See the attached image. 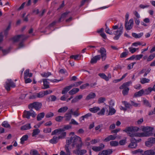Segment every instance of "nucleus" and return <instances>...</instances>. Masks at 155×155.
<instances>
[{
    "instance_id": "f257e3e1",
    "label": "nucleus",
    "mask_w": 155,
    "mask_h": 155,
    "mask_svg": "<svg viewBox=\"0 0 155 155\" xmlns=\"http://www.w3.org/2000/svg\"><path fill=\"white\" fill-rule=\"evenodd\" d=\"M139 129L137 127H128L124 131L126 132L130 137L137 136L139 137H149L153 135V128L152 127H144L142 130L143 133L135 134V132L138 131Z\"/></svg>"
},
{
    "instance_id": "f03ea898",
    "label": "nucleus",
    "mask_w": 155,
    "mask_h": 155,
    "mask_svg": "<svg viewBox=\"0 0 155 155\" xmlns=\"http://www.w3.org/2000/svg\"><path fill=\"white\" fill-rule=\"evenodd\" d=\"M66 143L71 144L73 147L76 146L77 148H81L83 145L81 138L76 135L68 138L66 140Z\"/></svg>"
},
{
    "instance_id": "7ed1b4c3",
    "label": "nucleus",
    "mask_w": 155,
    "mask_h": 155,
    "mask_svg": "<svg viewBox=\"0 0 155 155\" xmlns=\"http://www.w3.org/2000/svg\"><path fill=\"white\" fill-rule=\"evenodd\" d=\"M71 128V127H64L62 129H59L55 130L51 133L52 135H54L57 134H60L58 137V139H62L64 138L66 136V132L64 131L66 130H69Z\"/></svg>"
},
{
    "instance_id": "20e7f679",
    "label": "nucleus",
    "mask_w": 155,
    "mask_h": 155,
    "mask_svg": "<svg viewBox=\"0 0 155 155\" xmlns=\"http://www.w3.org/2000/svg\"><path fill=\"white\" fill-rule=\"evenodd\" d=\"M28 36L24 35H18L12 38V39L14 42L21 41L19 44L18 48H20L24 47L23 42L28 38Z\"/></svg>"
},
{
    "instance_id": "39448f33",
    "label": "nucleus",
    "mask_w": 155,
    "mask_h": 155,
    "mask_svg": "<svg viewBox=\"0 0 155 155\" xmlns=\"http://www.w3.org/2000/svg\"><path fill=\"white\" fill-rule=\"evenodd\" d=\"M132 84L131 81H128L124 83L119 87V88L120 89H123L122 91V94L124 96L127 95L128 94L129 88L128 87Z\"/></svg>"
},
{
    "instance_id": "423d86ee",
    "label": "nucleus",
    "mask_w": 155,
    "mask_h": 155,
    "mask_svg": "<svg viewBox=\"0 0 155 155\" xmlns=\"http://www.w3.org/2000/svg\"><path fill=\"white\" fill-rule=\"evenodd\" d=\"M119 30H117L113 31V34L115 35L113 39L115 40H118L123 33V23H120V27L119 28Z\"/></svg>"
},
{
    "instance_id": "0eeeda50",
    "label": "nucleus",
    "mask_w": 155,
    "mask_h": 155,
    "mask_svg": "<svg viewBox=\"0 0 155 155\" xmlns=\"http://www.w3.org/2000/svg\"><path fill=\"white\" fill-rule=\"evenodd\" d=\"M15 86V83L11 79L7 80L5 85V87L7 91H10L11 88H14Z\"/></svg>"
},
{
    "instance_id": "6e6552de",
    "label": "nucleus",
    "mask_w": 155,
    "mask_h": 155,
    "mask_svg": "<svg viewBox=\"0 0 155 155\" xmlns=\"http://www.w3.org/2000/svg\"><path fill=\"white\" fill-rule=\"evenodd\" d=\"M36 116L35 113L31 110L29 111L25 110L24 112L23 116L24 117L29 119L30 118V116H31L33 117H35Z\"/></svg>"
},
{
    "instance_id": "1a4fd4ad",
    "label": "nucleus",
    "mask_w": 155,
    "mask_h": 155,
    "mask_svg": "<svg viewBox=\"0 0 155 155\" xmlns=\"http://www.w3.org/2000/svg\"><path fill=\"white\" fill-rule=\"evenodd\" d=\"M41 106L42 104L41 103L35 102L29 104L28 108L30 109L34 108L35 110H38L41 108Z\"/></svg>"
},
{
    "instance_id": "9d476101",
    "label": "nucleus",
    "mask_w": 155,
    "mask_h": 155,
    "mask_svg": "<svg viewBox=\"0 0 155 155\" xmlns=\"http://www.w3.org/2000/svg\"><path fill=\"white\" fill-rule=\"evenodd\" d=\"M141 141V139H140L136 140L134 138H132L131 140V143L128 146L129 147L134 148H135L137 146V143Z\"/></svg>"
},
{
    "instance_id": "9b49d317",
    "label": "nucleus",
    "mask_w": 155,
    "mask_h": 155,
    "mask_svg": "<svg viewBox=\"0 0 155 155\" xmlns=\"http://www.w3.org/2000/svg\"><path fill=\"white\" fill-rule=\"evenodd\" d=\"M134 24V20L132 18L130 19L128 22H125L124 26L126 30H130L133 27Z\"/></svg>"
},
{
    "instance_id": "f8f14e48",
    "label": "nucleus",
    "mask_w": 155,
    "mask_h": 155,
    "mask_svg": "<svg viewBox=\"0 0 155 155\" xmlns=\"http://www.w3.org/2000/svg\"><path fill=\"white\" fill-rule=\"evenodd\" d=\"M99 52L101 53V58L103 61H105L107 58V53L106 50L103 47L100 48Z\"/></svg>"
},
{
    "instance_id": "ddd939ff",
    "label": "nucleus",
    "mask_w": 155,
    "mask_h": 155,
    "mask_svg": "<svg viewBox=\"0 0 155 155\" xmlns=\"http://www.w3.org/2000/svg\"><path fill=\"white\" fill-rule=\"evenodd\" d=\"M155 143V138L150 137L148 139V140L145 142L146 146L150 147Z\"/></svg>"
},
{
    "instance_id": "4468645a",
    "label": "nucleus",
    "mask_w": 155,
    "mask_h": 155,
    "mask_svg": "<svg viewBox=\"0 0 155 155\" xmlns=\"http://www.w3.org/2000/svg\"><path fill=\"white\" fill-rule=\"evenodd\" d=\"M105 147V145L101 143L100 144L99 146H93L92 147V149L96 152H99L103 150Z\"/></svg>"
},
{
    "instance_id": "2eb2a0df",
    "label": "nucleus",
    "mask_w": 155,
    "mask_h": 155,
    "mask_svg": "<svg viewBox=\"0 0 155 155\" xmlns=\"http://www.w3.org/2000/svg\"><path fill=\"white\" fill-rule=\"evenodd\" d=\"M113 152L112 150L111 149L104 150L100 152L98 155H110Z\"/></svg>"
},
{
    "instance_id": "dca6fc26",
    "label": "nucleus",
    "mask_w": 155,
    "mask_h": 155,
    "mask_svg": "<svg viewBox=\"0 0 155 155\" xmlns=\"http://www.w3.org/2000/svg\"><path fill=\"white\" fill-rule=\"evenodd\" d=\"M81 148H77L76 150L74 151V153L77 155H83L86 153L87 151L85 149H81Z\"/></svg>"
},
{
    "instance_id": "f3484780",
    "label": "nucleus",
    "mask_w": 155,
    "mask_h": 155,
    "mask_svg": "<svg viewBox=\"0 0 155 155\" xmlns=\"http://www.w3.org/2000/svg\"><path fill=\"white\" fill-rule=\"evenodd\" d=\"M100 59L101 56L100 55H96L91 58L90 62L91 64L96 63L97 61L99 60Z\"/></svg>"
},
{
    "instance_id": "a211bd4d",
    "label": "nucleus",
    "mask_w": 155,
    "mask_h": 155,
    "mask_svg": "<svg viewBox=\"0 0 155 155\" xmlns=\"http://www.w3.org/2000/svg\"><path fill=\"white\" fill-rule=\"evenodd\" d=\"M45 94L43 91H40L38 93H36L33 96V98H42L44 97Z\"/></svg>"
},
{
    "instance_id": "6ab92c4d",
    "label": "nucleus",
    "mask_w": 155,
    "mask_h": 155,
    "mask_svg": "<svg viewBox=\"0 0 155 155\" xmlns=\"http://www.w3.org/2000/svg\"><path fill=\"white\" fill-rule=\"evenodd\" d=\"M48 79H43L42 81L43 83V86L44 87L43 89H47L50 87V86L49 85V83L47 81Z\"/></svg>"
},
{
    "instance_id": "aec40b11",
    "label": "nucleus",
    "mask_w": 155,
    "mask_h": 155,
    "mask_svg": "<svg viewBox=\"0 0 155 155\" xmlns=\"http://www.w3.org/2000/svg\"><path fill=\"white\" fill-rule=\"evenodd\" d=\"M144 153L146 155H155V152L153 150L150 149L144 151Z\"/></svg>"
},
{
    "instance_id": "412c9836",
    "label": "nucleus",
    "mask_w": 155,
    "mask_h": 155,
    "mask_svg": "<svg viewBox=\"0 0 155 155\" xmlns=\"http://www.w3.org/2000/svg\"><path fill=\"white\" fill-rule=\"evenodd\" d=\"M82 97L83 96L81 95L77 96L71 100V103H76L79 100L81 99Z\"/></svg>"
},
{
    "instance_id": "4be33fe9",
    "label": "nucleus",
    "mask_w": 155,
    "mask_h": 155,
    "mask_svg": "<svg viewBox=\"0 0 155 155\" xmlns=\"http://www.w3.org/2000/svg\"><path fill=\"white\" fill-rule=\"evenodd\" d=\"M69 13V12H66L63 13L61 15V17L59 18V19L58 20V22H60L61 21H63L64 19V18L67 16Z\"/></svg>"
},
{
    "instance_id": "5701e85b",
    "label": "nucleus",
    "mask_w": 155,
    "mask_h": 155,
    "mask_svg": "<svg viewBox=\"0 0 155 155\" xmlns=\"http://www.w3.org/2000/svg\"><path fill=\"white\" fill-rule=\"evenodd\" d=\"M72 86H71V85L65 87L63 90L62 91V94H64L67 93L72 87Z\"/></svg>"
},
{
    "instance_id": "b1692460",
    "label": "nucleus",
    "mask_w": 155,
    "mask_h": 155,
    "mask_svg": "<svg viewBox=\"0 0 155 155\" xmlns=\"http://www.w3.org/2000/svg\"><path fill=\"white\" fill-rule=\"evenodd\" d=\"M96 97V94L94 93L91 92L87 95L86 98V100H89L91 99H93Z\"/></svg>"
},
{
    "instance_id": "393cba45",
    "label": "nucleus",
    "mask_w": 155,
    "mask_h": 155,
    "mask_svg": "<svg viewBox=\"0 0 155 155\" xmlns=\"http://www.w3.org/2000/svg\"><path fill=\"white\" fill-rule=\"evenodd\" d=\"M40 132V130L36 128L33 130L32 133V136L33 137H35L36 135H38Z\"/></svg>"
},
{
    "instance_id": "a878e982",
    "label": "nucleus",
    "mask_w": 155,
    "mask_h": 155,
    "mask_svg": "<svg viewBox=\"0 0 155 155\" xmlns=\"http://www.w3.org/2000/svg\"><path fill=\"white\" fill-rule=\"evenodd\" d=\"M144 93V91L143 89L140 90L139 91L136 92L134 96L135 97H137L141 96Z\"/></svg>"
},
{
    "instance_id": "bb28decb",
    "label": "nucleus",
    "mask_w": 155,
    "mask_h": 155,
    "mask_svg": "<svg viewBox=\"0 0 155 155\" xmlns=\"http://www.w3.org/2000/svg\"><path fill=\"white\" fill-rule=\"evenodd\" d=\"M28 137V136L27 135H23L20 139V143L21 144H24V141L27 140Z\"/></svg>"
},
{
    "instance_id": "cd10ccee",
    "label": "nucleus",
    "mask_w": 155,
    "mask_h": 155,
    "mask_svg": "<svg viewBox=\"0 0 155 155\" xmlns=\"http://www.w3.org/2000/svg\"><path fill=\"white\" fill-rule=\"evenodd\" d=\"M79 89L78 88H74L69 92V94L71 95L75 94L78 92Z\"/></svg>"
},
{
    "instance_id": "c85d7f7f",
    "label": "nucleus",
    "mask_w": 155,
    "mask_h": 155,
    "mask_svg": "<svg viewBox=\"0 0 155 155\" xmlns=\"http://www.w3.org/2000/svg\"><path fill=\"white\" fill-rule=\"evenodd\" d=\"M143 35V32H141L139 34H137L135 33H132V36L135 38H140L142 37Z\"/></svg>"
},
{
    "instance_id": "c756f323",
    "label": "nucleus",
    "mask_w": 155,
    "mask_h": 155,
    "mask_svg": "<svg viewBox=\"0 0 155 155\" xmlns=\"http://www.w3.org/2000/svg\"><path fill=\"white\" fill-rule=\"evenodd\" d=\"M89 110L91 112L93 113H95L98 111L100 110V108L98 107H95L93 108H90Z\"/></svg>"
},
{
    "instance_id": "7c9ffc66",
    "label": "nucleus",
    "mask_w": 155,
    "mask_h": 155,
    "mask_svg": "<svg viewBox=\"0 0 155 155\" xmlns=\"http://www.w3.org/2000/svg\"><path fill=\"white\" fill-rule=\"evenodd\" d=\"M45 113L44 112H42L39 114L37 117V120L40 121L45 116Z\"/></svg>"
},
{
    "instance_id": "2f4dec72",
    "label": "nucleus",
    "mask_w": 155,
    "mask_h": 155,
    "mask_svg": "<svg viewBox=\"0 0 155 155\" xmlns=\"http://www.w3.org/2000/svg\"><path fill=\"white\" fill-rule=\"evenodd\" d=\"M68 109V107L67 106L62 107L58 109V112L59 113H64Z\"/></svg>"
},
{
    "instance_id": "473e14b6",
    "label": "nucleus",
    "mask_w": 155,
    "mask_h": 155,
    "mask_svg": "<svg viewBox=\"0 0 155 155\" xmlns=\"http://www.w3.org/2000/svg\"><path fill=\"white\" fill-rule=\"evenodd\" d=\"M116 112V110L114 108L110 107V106H109V113L108 115H113Z\"/></svg>"
},
{
    "instance_id": "72a5a7b5",
    "label": "nucleus",
    "mask_w": 155,
    "mask_h": 155,
    "mask_svg": "<svg viewBox=\"0 0 155 155\" xmlns=\"http://www.w3.org/2000/svg\"><path fill=\"white\" fill-rule=\"evenodd\" d=\"M98 75L101 78L104 79L106 81H107L108 78L107 76L104 73H100L98 74Z\"/></svg>"
},
{
    "instance_id": "f704fd0d",
    "label": "nucleus",
    "mask_w": 155,
    "mask_h": 155,
    "mask_svg": "<svg viewBox=\"0 0 155 155\" xmlns=\"http://www.w3.org/2000/svg\"><path fill=\"white\" fill-rule=\"evenodd\" d=\"M150 81V80L146 78H142L140 79V82L142 84H144L146 83H148Z\"/></svg>"
},
{
    "instance_id": "c9c22d12",
    "label": "nucleus",
    "mask_w": 155,
    "mask_h": 155,
    "mask_svg": "<svg viewBox=\"0 0 155 155\" xmlns=\"http://www.w3.org/2000/svg\"><path fill=\"white\" fill-rule=\"evenodd\" d=\"M57 99L56 97L54 95H51L47 98V100L48 101H55Z\"/></svg>"
},
{
    "instance_id": "e433bc0d",
    "label": "nucleus",
    "mask_w": 155,
    "mask_h": 155,
    "mask_svg": "<svg viewBox=\"0 0 155 155\" xmlns=\"http://www.w3.org/2000/svg\"><path fill=\"white\" fill-rule=\"evenodd\" d=\"M58 138V137H54L52 139L50 140V142L53 144L56 143H57V140L59 139Z\"/></svg>"
},
{
    "instance_id": "4c0bfd02",
    "label": "nucleus",
    "mask_w": 155,
    "mask_h": 155,
    "mask_svg": "<svg viewBox=\"0 0 155 155\" xmlns=\"http://www.w3.org/2000/svg\"><path fill=\"white\" fill-rule=\"evenodd\" d=\"M41 74L42 77L44 78H47L51 75V73L49 72H43Z\"/></svg>"
},
{
    "instance_id": "58836bf2",
    "label": "nucleus",
    "mask_w": 155,
    "mask_h": 155,
    "mask_svg": "<svg viewBox=\"0 0 155 155\" xmlns=\"http://www.w3.org/2000/svg\"><path fill=\"white\" fill-rule=\"evenodd\" d=\"M30 154L32 155H40L37 150L34 149L30 151Z\"/></svg>"
},
{
    "instance_id": "ea45409f",
    "label": "nucleus",
    "mask_w": 155,
    "mask_h": 155,
    "mask_svg": "<svg viewBox=\"0 0 155 155\" xmlns=\"http://www.w3.org/2000/svg\"><path fill=\"white\" fill-rule=\"evenodd\" d=\"M70 145L68 144H66L65 145V148L66 150V153L68 155H71V153L70 150L69 149V147Z\"/></svg>"
},
{
    "instance_id": "a19ab883",
    "label": "nucleus",
    "mask_w": 155,
    "mask_h": 155,
    "mask_svg": "<svg viewBox=\"0 0 155 155\" xmlns=\"http://www.w3.org/2000/svg\"><path fill=\"white\" fill-rule=\"evenodd\" d=\"M155 57V53L151 54L148 57L147 60V61H150L152 60Z\"/></svg>"
},
{
    "instance_id": "79ce46f5",
    "label": "nucleus",
    "mask_w": 155,
    "mask_h": 155,
    "mask_svg": "<svg viewBox=\"0 0 155 155\" xmlns=\"http://www.w3.org/2000/svg\"><path fill=\"white\" fill-rule=\"evenodd\" d=\"M65 120H69L71 117V114L69 113H66L65 115Z\"/></svg>"
},
{
    "instance_id": "37998d69",
    "label": "nucleus",
    "mask_w": 155,
    "mask_h": 155,
    "mask_svg": "<svg viewBox=\"0 0 155 155\" xmlns=\"http://www.w3.org/2000/svg\"><path fill=\"white\" fill-rule=\"evenodd\" d=\"M80 57L81 56L79 54L72 55L70 57L71 58L74 59V60H79Z\"/></svg>"
},
{
    "instance_id": "c03bdc74",
    "label": "nucleus",
    "mask_w": 155,
    "mask_h": 155,
    "mask_svg": "<svg viewBox=\"0 0 155 155\" xmlns=\"http://www.w3.org/2000/svg\"><path fill=\"white\" fill-rule=\"evenodd\" d=\"M110 144L111 147H115L118 145V143L117 141H111L110 142Z\"/></svg>"
},
{
    "instance_id": "a18cd8bd",
    "label": "nucleus",
    "mask_w": 155,
    "mask_h": 155,
    "mask_svg": "<svg viewBox=\"0 0 155 155\" xmlns=\"http://www.w3.org/2000/svg\"><path fill=\"white\" fill-rule=\"evenodd\" d=\"M127 51L126 52H124L121 53L120 55V58H124L126 57L127 55H128L129 52L127 51V50L125 49Z\"/></svg>"
},
{
    "instance_id": "49530a36",
    "label": "nucleus",
    "mask_w": 155,
    "mask_h": 155,
    "mask_svg": "<svg viewBox=\"0 0 155 155\" xmlns=\"http://www.w3.org/2000/svg\"><path fill=\"white\" fill-rule=\"evenodd\" d=\"M143 152V150L141 149H139L137 150H134L132 152V153L133 154H136L139 153H142Z\"/></svg>"
},
{
    "instance_id": "de8ad7c7",
    "label": "nucleus",
    "mask_w": 155,
    "mask_h": 155,
    "mask_svg": "<svg viewBox=\"0 0 155 155\" xmlns=\"http://www.w3.org/2000/svg\"><path fill=\"white\" fill-rule=\"evenodd\" d=\"M106 26V28H105V32H106L110 35H112L113 34V32H112L110 30L109 28L107 26L106 24L105 25Z\"/></svg>"
},
{
    "instance_id": "09e8293b",
    "label": "nucleus",
    "mask_w": 155,
    "mask_h": 155,
    "mask_svg": "<svg viewBox=\"0 0 155 155\" xmlns=\"http://www.w3.org/2000/svg\"><path fill=\"white\" fill-rule=\"evenodd\" d=\"M82 83V81H80L79 82H75V83L71 84V86H72V87H77L80 85Z\"/></svg>"
},
{
    "instance_id": "8fccbe9b",
    "label": "nucleus",
    "mask_w": 155,
    "mask_h": 155,
    "mask_svg": "<svg viewBox=\"0 0 155 155\" xmlns=\"http://www.w3.org/2000/svg\"><path fill=\"white\" fill-rule=\"evenodd\" d=\"M29 73V69H26L24 73V79L27 78L28 77V75Z\"/></svg>"
},
{
    "instance_id": "3c124183",
    "label": "nucleus",
    "mask_w": 155,
    "mask_h": 155,
    "mask_svg": "<svg viewBox=\"0 0 155 155\" xmlns=\"http://www.w3.org/2000/svg\"><path fill=\"white\" fill-rule=\"evenodd\" d=\"M152 88L151 87H148L147 89H146L144 91V93L145 94H150L152 91Z\"/></svg>"
},
{
    "instance_id": "603ef678",
    "label": "nucleus",
    "mask_w": 155,
    "mask_h": 155,
    "mask_svg": "<svg viewBox=\"0 0 155 155\" xmlns=\"http://www.w3.org/2000/svg\"><path fill=\"white\" fill-rule=\"evenodd\" d=\"M69 124H73L75 125H78V123L73 119L71 120Z\"/></svg>"
},
{
    "instance_id": "864d4df0",
    "label": "nucleus",
    "mask_w": 155,
    "mask_h": 155,
    "mask_svg": "<svg viewBox=\"0 0 155 155\" xmlns=\"http://www.w3.org/2000/svg\"><path fill=\"white\" fill-rule=\"evenodd\" d=\"M100 141V140L99 139H94L91 140L90 142L91 144H95L99 142Z\"/></svg>"
},
{
    "instance_id": "5fc2aeb1",
    "label": "nucleus",
    "mask_w": 155,
    "mask_h": 155,
    "mask_svg": "<svg viewBox=\"0 0 155 155\" xmlns=\"http://www.w3.org/2000/svg\"><path fill=\"white\" fill-rule=\"evenodd\" d=\"M105 111V109L103 107L100 111L98 113V114L100 115H104V114Z\"/></svg>"
},
{
    "instance_id": "6e6d98bb",
    "label": "nucleus",
    "mask_w": 155,
    "mask_h": 155,
    "mask_svg": "<svg viewBox=\"0 0 155 155\" xmlns=\"http://www.w3.org/2000/svg\"><path fill=\"white\" fill-rule=\"evenodd\" d=\"M144 104L146 106L149 107H151V105L149 101L145 99L143 101Z\"/></svg>"
},
{
    "instance_id": "4d7b16f0",
    "label": "nucleus",
    "mask_w": 155,
    "mask_h": 155,
    "mask_svg": "<svg viewBox=\"0 0 155 155\" xmlns=\"http://www.w3.org/2000/svg\"><path fill=\"white\" fill-rule=\"evenodd\" d=\"M130 103L131 104V106L132 105L135 107H137L140 105V104H139L135 103L132 100L130 101Z\"/></svg>"
},
{
    "instance_id": "13d9d810",
    "label": "nucleus",
    "mask_w": 155,
    "mask_h": 155,
    "mask_svg": "<svg viewBox=\"0 0 155 155\" xmlns=\"http://www.w3.org/2000/svg\"><path fill=\"white\" fill-rule=\"evenodd\" d=\"M64 117L61 116H58L55 118V120L58 122H61L63 119Z\"/></svg>"
},
{
    "instance_id": "bf43d9fd",
    "label": "nucleus",
    "mask_w": 155,
    "mask_h": 155,
    "mask_svg": "<svg viewBox=\"0 0 155 155\" xmlns=\"http://www.w3.org/2000/svg\"><path fill=\"white\" fill-rule=\"evenodd\" d=\"M105 101V98L103 97H101L98 99V103L99 104L103 103Z\"/></svg>"
},
{
    "instance_id": "052dcab7",
    "label": "nucleus",
    "mask_w": 155,
    "mask_h": 155,
    "mask_svg": "<svg viewBox=\"0 0 155 155\" xmlns=\"http://www.w3.org/2000/svg\"><path fill=\"white\" fill-rule=\"evenodd\" d=\"M54 115V114L51 112H49L47 114L45 115L46 118H50L52 117Z\"/></svg>"
},
{
    "instance_id": "680f3d73",
    "label": "nucleus",
    "mask_w": 155,
    "mask_h": 155,
    "mask_svg": "<svg viewBox=\"0 0 155 155\" xmlns=\"http://www.w3.org/2000/svg\"><path fill=\"white\" fill-rule=\"evenodd\" d=\"M135 63V62H133L129 64L127 66V69L128 70H130L132 68L134 65Z\"/></svg>"
},
{
    "instance_id": "e2e57ef3",
    "label": "nucleus",
    "mask_w": 155,
    "mask_h": 155,
    "mask_svg": "<svg viewBox=\"0 0 155 155\" xmlns=\"http://www.w3.org/2000/svg\"><path fill=\"white\" fill-rule=\"evenodd\" d=\"M11 27V25L10 24H9L7 28H6V29L5 31H4V34L5 35H7L8 34V30L10 29Z\"/></svg>"
},
{
    "instance_id": "0e129e2a",
    "label": "nucleus",
    "mask_w": 155,
    "mask_h": 155,
    "mask_svg": "<svg viewBox=\"0 0 155 155\" xmlns=\"http://www.w3.org/2000/svg\"><path fill=\"white\" fill-rule=\"evenodd\" d=\"M89 85V84L88 83H86L85 84H84L82 85H81L80 87V88L81 89H84L86 87Z\"/></svg>"
},
{
    "instance_id": "69168bd1",
    "label": "nucleus",
    "mask_w": 155,
    "mask_h": 155,
    "mask_svg": "<svg viewBox=\"0 0 155 155\" xmlns=\"http://www.w3.org/2000/svg\"><path fill=\"white\" fill-rule=\"evenodd\" d=\"M31 127H21V130H26L30 129Z\"/></svg>"
},
{
    "instance_id": "338daca9",
    "label": "nucleus",
    "mask_w": 155,
    "mask_h": 155,
    "mask_svg": "<svg viewBox=\"0 0 155 155\" xmlns=\"http://www.w3.org/2000/svg\"><path fill=\"white\" fill-rule=\"evenodd\" d=\"M51 130L50 128H46L44 130V131L45 133H49L51 132Z\"/></svg>"
},
{
    "instance_id": "774afa93",
    "label": "nucleus",
    "mask_w": 155,
    "mask_h": 155,
    "mask_svg": "<svg viewBox=\"0 0 155 155\" xmlns=\"http://www.w3.org/2000/svg\"><path fill=\"white\" fill-rule=\"evenodd\" d=\"M153 114H155V107L154 108L153 110H151L149 112L148 115H151Z\"/></svg>"
}]
</instances>
